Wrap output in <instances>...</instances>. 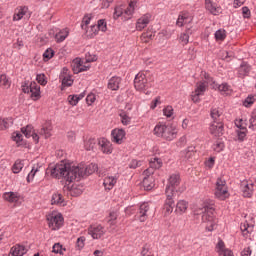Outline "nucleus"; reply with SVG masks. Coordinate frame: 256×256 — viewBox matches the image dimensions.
<instances>
[{"label": "nucleus", "mask_w": 256, "mask_h": 256, "mask_svg": "<svg viewBox=\"0 0 256 256\" xmlns=\"http://www.w3.org/2000/svg\"><path fill=\"white\" fill-rule=\"evenodd\" d=\"M40 171H41V166L34 165L32 167V170L30 171V173L27 176V182L31 183V181H33V179H35V176L37 175V173H40Z\"/></svg>", "instance_id": "ea45409f"}, {"label": "nucleus", "mask_w": 256, "mask_h": 256, "mask_svg": "<svg viewBox=\"0 0 256 256\" xmlns=\"http://www.w3.org/2000/svg\"><path fill=\"white\" fill-rule=\"evenodd\" d=\"M144 175H146V177H144L142 181V185L147 191H151V188L155 187V184H153V176H151L153 175V170L152 169L145 170Z\"/></svg>", "instance_id": "f3484780"}, {"label": "nucleus", "mask_w": 256, "mask_h": 256, "mask_svg": "<svg viewBox=\"0 0 256 256\" xmlns=\"http://www.w3.org/2000/svg\"><path fill=\"white\" fill-rule=\"evenodd\" d=\"M121 123L124 125H131V118L127 112H120Z\"/></svg>", "instance_id": "5fc2aeb1"}, {"label": "nucleus", "mask_w": 256, "mask_h": 256, "mask_svg": "<svg viewBox=\"0 0 256 256\" xmlns=\"http://www.w3.org/2000/svg\"><path fill=\"white\" fill-rule=\"evenodd\" d=\"M212 149H213V151H216V153H221V151H223V149H225V143L223 142L222 139H218L212 145Z\"/></svg>", "instance_id": "49530a36"}, {"label": "nucleus", "mask_w": 256, "mask_h": 256, "mask_svg": "<svg viewBox=\"0 0 256 256\" xmlns=\"http://www.w3.org/2000/svg\"><path fill=\"white\" fill-rule=\"evenodd\" d=\"M21 131L27 139H30V137H32L35 143H39V134L35 133V130H33V126H26L25 128H22Z\"/></svg>", "instance_id": "393cba45"}, {"label": "nucleus", "mask_w": 256, "mask_h": 256, "mask_svg": "<svg viewBox=\"0 0 256 256\" xmlns=\"http://www.w3.org/2000/svg\"><path fill=\"white\" fill-rule=\"evenodd\" d=\"M30 93L31 97H34V99H38L39 97H41V87L36 82H31Z\"/></svg>", "instance_id": "e433bc0d"}, {"label": "nucleus", "mask_w": 256, "mask_h": 256, "mask_svg": "<svg viewBox=\"0 0 256 256\" xmlns=\"http://www.w3.org/2000/svg\"><path fill=\"white\" fill-rule=\"evenodd\" d=\"M134 87L137 91H145L149 87L147 75L144 72H139L134 79Z\"/></svg>", "instance_id": "1a4fd4ad"}, {"label": "nucleus", "mask_w": 256, "mask_h": 256, "mask_svg": "<svg viewBox=\"0 0 256 256\" xmlns=\"http://www.w3.org/2000/svg\"><path fill=\"white\" fill-rule=\"evenodd\" d=\"M237 135L239 141H243V139L247 137V128H243V130H237Z\"/></svg>", "instance_id": "338daca9"}, {"label": "nucleus", "mask_w": 256, "mask_h": 256, "mask_svg": "<svg viewBox=\"0 0 256 256\" xmlns=\"http://www.w3.org/2000/svg\"><path fill=\"white\" fill-rule=\"evenodd\" d=\"M173 195L168 191L166 194V200L162 209V215L164 217H169L171 213H173V209L175 208V200H173Z\"/></svg>", "instance_id": "9b49d317"}, {"label": "nucleus", "mask_w": 256, "mask_h": 256, "mask_svg": "<svg viewBox=\"0 0 256 256\" xmlns=\"http://www.w3.org/2000/svg\"><path fill=\"white\" fill-rule=\"evenodd\" d=\"M36 81H38L39 85H47V77L45 76V74H38L36 76Z\"/></svg>", "instance_id": "680f3d73"}, {"label": "nucleus", "mask_w": 256, "mask_h": 256, "mask_svg": "<svg viewBox=\"0 0 256 256\" xmlns=\"http://www.w3.org/2000/svg\"><path fill=\"white\" fill-rule=\"evenodd\" d=\"M98 145L100 147V151H102V153H104L105 155H111V153H113V145L109 140L101 138L98 141Z\"/></svg>", "instance_id": "6ab92c4d"}, {"label": "nucleus", "mask_w": 256, "mask_h": 256, "mask_svg": "<svg viewBox=\"0 0 256 256\" xmlns=\"http://www.w3.org/2000/svg\"><path fill=\"white\" fill-rule=\"evenodd\" d=\"M164 117L167 119H173V115H175V111L173 110V106H166L162 110Z\"/></svg>", "instance_id": "3c124183"}, {"label": "nucleus", "mask_w": 256, "mask_h": 256, "mask_svg": "<svg viewBox=\"0 0 256 256\" xmlns=\"http://www.w3.org/2000/svg\"><path fill=\"white\" fill-rule=\"evenodd\" d=\"M153 135L164 141H173L177 139V128L173 124L159 122L153 129Z\"/></svg>", "instance_id": "20e7f679"}, {"label": "nucleus", "mask_w": 256, "mask_h": 256, "mask_svg": "<svg viewBox=\"0 0 256 256\" xmlns=\"http://www.w3.org/2000/svg\"><path fill=\"white\" fill-rule=\"evenodd\" d=\"M213 205V200H206L203 203L204 212L202 215V225L205 227L206 231H213V229H215V225H217Z\"/></svg>", "instance_id": "7ed1b4c3"}, {"label": "nucleus", "mask_w": 256, "mask_h": 256, "mask_svg": "<svg viewBox=\"0 0 256 256\" xmlns=\"http://www.w3.org/2000/svg\"><path fill=\"white\" fill-rule=\"evenodd\" d=\"M97 33H99V28L97 25H92L89 29L86 30V35L87 37H90V39H93Z\"/></svg>", "instance_id": "864d4df0"}, {"label": "nucleus", "mask_w": 256, "mask_h": 256, "mask_svg": "<svg viewBox=\"0 0 256 256\" xmlns=\"http://www.w3.org/2000/svg\"><path fill=\"white\" fill-rule=\"evenodd\" d=\"M66 37H69V28L59 30L55 35V41L56 43H63Z\"/></svg>", "instance_id": "f704fd0d"}, {"label": "nucleus", "mask_w": 256, "mask_h": 256, "mask_svg": "<svg viewBox=\"0 0 256 256\" xmlns=\"http://www.w3.org/2000/svg\"><path fill=\"white\" fill-rule=\"evenodd\" d=\"M0 87L2 89H9L11 87V80L5 74L0 75Z\"/></svg>", "instance_id": "c03bdc74"}, {"label": "nucleus", "mask_w": 256, "mask_h": 256, "mask_svg": "<svg viewBox=\"0 0 256 256\" xmlns=\"http://www.w3.org/2000/svg\"><path fill=\"white\" fill-rule=\"evenodd\" d=\"M179 183H181V178L179 174H172L168 180V185L166 187V195L167 192H169L170 195L174 196L175 191H177V187H179Z\"/></svg>", "instance_id": "9d476101"}, {"label": "nucleus", "mask_w": 256, "mask_h": 256, "mask_svg": "<svg viewBox=\"0 0 256 256\" xmlns=\"http://www.w3.org/2000/svg\"><path fill=\"white\" fill-rule=\"evenodd\" d=\"M205 7L212 15H219L221 8L217 7V4L213 3L212 0H205Z\"/></svg>", "instance_id": "7c9ffc66"}, {"label": "nucleus", "mask_w": 256, "mask_h": 256, "mask_svg": "<svg viewBox=\"0 0 256 256\" xmlns=\"http://www.w3.org/2000/svg\"><path fill=\"white\" fill-rule=\"evenodd\" d=\"M97 164L91 163L87 166L85 164H79L75 166L73 163L62 160L58 162L53 168L47 169L46 173H50L54 179H64L68 183L79 181L81 177L85 175H93L97 171Z\"/></svg>", "instance_id": "f257e3e1"}, {"label": "nucleus", "mask_w": 256, "mask_h": 256, "mask_svg": "<svg viewBox=\"0 0 256 256\" xmlns=\"http://www.w3.org/2000/svg\"><path fill=\"white\" fill-rule=\"evenodd\" d=\"M216 251L220 256H234L233 251L227 248V246H225V242H223L221 239H219L216 244Z\"/></svg>", "instance_id": "4be33fe9"}, {"label": "nucleus", "mask_w": 256, "mask_h": 256, "mask_svg": "<svg viewBox=\"0 0 256 256\" xmlns=\"http://www.w3.org/2000/svg\"><path fill=\"white\" fill-rule=\"evenodd\" d=\"M137 0H130L128 6H117L114 10V19H119L121 17L124 21H129L137 9Z\"/></svg>", "instance_id": "39448f33"}, {"label": "nucleus", "mask_w": 256, "mask_h": 256, "mask_svg": "<svg viewBox=\"0 0 256 256\" xmlns=\"http://www.w3.org/2000/svg\"><path fill=\"white\" fill-rule=\"evenodd\" d=\"M191 33V29L187 28L185 32L180 34L179 41L182 45H187L189 43V35H191Z\"/></svg>", "instance_id": "37998d69"}, {"label": "nucleus", "mask_w": 256, "mask_h": 256, "mask_svg": "<svg viewBox=\"0 0 256 256\" xmlns=\"http://www.w3.org/2000/svg\"><path fill=\"white\" fill-rule=\"evenodd\" d=\"M27 253V248L23 245H15L11 248L9 256H23Z\"/></svg>", "instance_id": "c756f323"}, {"label": "nucleus", "mask_w": 256, "mask_h": 256, "mask_svg": "<svg viewBox=\"0 0 256 256\" xmlns=\"http://www.w3.org/2000/svg\"><path fill=\"white\" fill-rule=\"evenodd\" d=\"M193 21V16L188 12H182L179 14L178 19L176 21V25L178 27H183V25H187Z\"/></svg>", "instance_id": "b1692460"}, {"label": "nucleus", "mask_w": 256, "mask_h": 256, "mask_svg": "<svg viewBox=\"0 0 256 256\" xmlns=\"http://www.w3.org/2000/svg\"><path fill=\"white\" fill-rule=\"evenodd\" d=\"M87 241V239L85 238V236L79 237L76 241V249L78 251L83 250V248L85 247V242Z\"/></svg>", "instance_id": "13d9d810"}, {"label": "nucleus", "mask_w": 256, "mask_h": 256, "mask_svg": "<svg viewBox=\"0 0 256 256\" xmlns=\"http://www.w3.org/2000/svg\"><path fill=\"white\" fill-rule=\"evenodd\" d=\"M3 199L8 201V203H17L21 196L16 192H6L3 194Z\"/></svg>", "instance_id": "72a5a7b5"}, {"label": "nucleus", "mask_w": 256, "mask_h": 256, "mask_svg": "<svg viewBox=\"0 0 256 256\" xmlns=\"http://www.w3.org/2000/svg\"><path fill=\"white\" fill-rule=\"evenodd\" d=\"M250 71H251V66H249V64L247 63H242L238 70L239 77H246V75H249Z\"/></svg>", "instance_id": "a19ab883"}, {"label": "nucleus", "mask_w": 256, "mask_h": 256, "mask_svg": "<svg viewBox=\"0 0 256 256\" xmlns=\"http://www.w3.org/2000/svg\"><path fill=\"white\" fill-rule=\"evenodd\" d=\"M117 217H119V213L117 211H111L107 218V223H109V225H116Z\"/></svg>", "instance_id": "8fccbe9b"}, {"label": "nucleus", "mask_w": 256, "mask_h": 256, "mask_svg": "<svg viewBox=\"0 0 256 256\" xmlns=\"http://www.w3.org/2000/svg\"><path fill=\"white\" fill-rule=\"evenodd\" d=\"M213 85H215L214 89H218L221 93H224V95H231V86H229L227 83L217 85L214 81Z\"/></svg>", "instance_id": "58836bf2"}, {"label": "nucleus", "mask_w": 256, "mask_h": 256, "mask_svg": "<svg viewBox=\"0 0 256 256\" xmlns=\"http://www.w3.org/2000/svg\"><path fill=\"white\" fill-rule=\"evenodd\" d=\"M67 249L63 248L61 243H55L52 247V253H59V255H64Z\"/></svg>", "instance_id": "603ef678"}, {"label": "nucleus", "mask_w": 256, "mask_h": 256, "mask_svg": "<svg viewBox=\"0 0 256 256\" xmlns=\"http://www.w3.org/2000/svg\"><path fill=\"white\" fill-rule=\"evenodd\" d=\"M96 27H98V31L105 33V31H107V22H105V20H98Z\"/></svg>", "instance_id": "052dcab7"}, {"label": "nucleus", "mask_w": 256, "mask_h": 256, "mask_svg": "<svg viewBox=\"0 0 256 256\" xmlns=\"http://www.w3.org/2000/svg\"><path fill=\"white\" fill-rule=\"evenodd\" d=\"M23 17H31L29 8L26 6H19L14 10L13 21H21Z\"/></svg>", "instance_id": "4468645a"}, {"label": "nucleus", "mask_w": 256, "mask_h": 256, "mask_svg": "<svg viewBox=\"0 0 256 256\" xmlns=\"http://www.w3.org/2000/svg\"><path fill=\"white\" fill-rule=\"evenodd\" d=\"M187 209H189V203L185 200H180L176 204L175 212L183 215V213H187Z\"/></svg>", "instance_id": "c9c22d12"}, {"label": "nucleus", "mask_w": 256, "mask_h": 256, "mask_svg": "<svg viewBox=\"0 0 256 256\" xmlns=\"http://www.w3.org/2000/svg\"><path fill=\"white\" fill-rule=\"evenodd\" d=\"M214 37L216 41H225V39L227 38V31L219 29L215 32Z\"/></svg>", "instance_id": "09e8293b"}, {"label": "nucleus", "mask_w": 256, "mask_h": 256, "mask_svg": "<svg viewBox=\"0 0 256 256\" xmlns=\"http://www.w3.org/2000/svg\"><path fill=\"white\" fill-rule=\"evenodd\" d=\"M96 99H97V97L95 96L94 93L88 94L86 97L87 105H93V103H95Z\"/></svg>", "instance_id": "69168bd1"}, {"label": "nucleus", "mask_w": 256, "mask_h": 256, "mask_svg": "<svg viewBox=\"0 0 256 256\" xmlns=\"http://www.w3.org/2000/svg\"><path fill=\"white\" fill-rule=\"evenodd\" d=\"M105 233H107V230L101 224H94L88 228V234L92 239H101Z\"/></svg>", "instance_id": "f8f14e48"}, {"label": "nucleus", "mask_w": 256, "mask_h": 256, "mask_svg": "<svg viewBox=\"0 0 256 256\" xmlns=\"http://www.w3.org/2000/svg\"><path fill=\"white\" fill-rule=\"evenodd\" d=\"M12 139L17 143V145H21V141H23V134H21V132H14L12 134Z\"/></svg>", "instance_id": "bf43d9fd"}, {"label": "nucleus", "mask_w": 256, "mask_h": 256, "mask_svg": "<svg viewBox=\"0 0 256 256\" xmlns=\"http://www.w3.org/2000/svg\"><path fill=\"white\" fill-rule=\"evenodd\" d=\"M254 187L253 182L243 181L241 184L243 195L245 197H251V195H253Z\"/></svg>", "instance_id": "a878e982"}, {"label": "nucleus", "mask_w": 256, "mask_h": 256, "mask_svg": "<svg viewBox=\"0 0 256 256\" xmlns=\"http://www.w3.org/2000/svg\"><path fill=\"white\" fill-rule=\"evenodd\" d=\"M120 85H121V77L113 76L108 81V89H110L111 91L119 90Z\"/></svg>", "instance_id": "473e14b6"}, {"label": "nucleus", "mask_w": 256, "mask_h": 256, "mask_svg": "<svg viewBox=\"0 0 256 256\" xmlns=\"http://www.w3.org/2000/svg\"><path fill=\"white\" fill-rule=\"evenodd\" d=\"M253 227H255V219L253 216H246V220L241 224L240 229L244 237H249L250 233H253Z\"/></svg>", "instance_id": "6e6552de"}, {"label": "nucleus", "mask_w": 256, "mask_h": 256, "mask_svg": "<svg viewBox=\"0 0 256 256\" xmlns=\"http://www.w3.org/2000/svg\"><path fill=\"white\" fill-rule=\"evenodd\" d=\"M68 103H69V105H72V107H75V105H77V103H79V98H77V95H69Z\"/></svg>", "instance_id": "0e129e2a"}, {"label": "nucleus", "mask_w": 256, "mask_h": 256, "mask_svg": "<svg viewBox=\"0 0 256 256\" xmlns=\"http://www.w3.org/2000/svg\"><path fill=\"white\" fill-rule=\"evenodd\" d=\"M215 197L221 201H225L229 197V188L223 178H218L216 181Z\"/></svg>", "instance_id": "0eeeda50"}, {"label": "nucleus", "mask_w": 256, "mask_h": 256, "mask_svg": "<svg viewBox=\"0 0 256 256\" xmlns=\"http://www.w3.org/2000/svg\"><path fill=\"white\" fill-rule=\"evenodd\" d=\"M55 55V51H53V49L48 48L45 50V52L43 53V61H49L51 59H53Z\"/></svg>", "instance_id": "6e6d98bb"}, {"label": "nucleus", "mask_w": 256, "mask_h": 256, "mask_svg": "<svg viewBox=\"0 0 256 256\" xmlns=\"http://www.w3.org/2000/svg\"><path fill=\"white\" fill-rule=\"evenodd\" d=\"M112 139L114 143H118V145H121L123 143V139H125V130L114 129L112 131Z\"/></svg>", "instance_id": "bb28decb"}, {"label": "nucleus", "mask_w": 256, "mask_h": 256, "mask_svg": "<svg viewBox=\"0 0 256 256\" xmlns=\"http://www.w3.org/2000/svg\"><path fill=\"white\" fill-rule=\"evenodd\" d=\"M23 167H25V160H16L12 165L11 171L14 174L21 173L23 171Z\"/></svg>", "instance_id": "4c0bfd02"}, {"label": "nucleus", "mask_w": 256, "mask_h": 256, "mask_svg": "<svg viewBox=\"0 0 256 256\" xmlns=\"http://www.w3.org/2000/svg\"><path fill=\"white\" fill-rule=\"evenodd\" d=\"M151 23V14H144L136 21V30L137 31H143L147 25Z\"/></svg>", "instance_id": "a211bd4d"}, {"label": "nucleus", "mask_w": 256, "mask_h": 256, "mask_svg": "<svg viewBox=\"0 0 256 256\" xmlns=\"http://www.w3.org/2000/svg\"><path fill=\"white\" fill-rule=\"evenodd\" d=\"M195 153H197V150L194 146H189L187 149L181 152V157L184 159V161H191L195 157Z\"/></svg>", "instance_id": "cd10ccee"}, {"label": "nucleus", "mask_w": 256, "mask_h": 256, "mask_svg": "<svg viewBox=\"0 0 256 256\" xmlns=\"http://www.w3.org/2000/svg\"><path fill=\"white\" fill-rule=\"evenodd\" d=\"M97 145V140L95 138H88L84 141V147L86 151H93Z\"/></svg>", "instance_id": "79ce46f5"}, {"label": "nucleus", "mask_w": 256, "mask_h": 256, "mask_svg": "<svg viewBox=\"0 0 256 256\" xmlns=\"http://www.w3.org/2000/svg\"><path fill=\"white\" fill-rule=\"evenodd\" d=\"M66 183H68L67 189L68 191H70V195L72 197H79V195L83 193V185L77 184V183L72 184L73 182H67V181Z\"/></svg>", "instance_id": "412c9836"}, {"label": "nucleus", "mask_w": 256, "mask_h": 256, "mask_svg": "<svg viewBox=\"0 0 256 256\" xmlns=\"http://www.w3.org/2000/svg\"><path fill=\"white\" fill-rule=\"evenodd\" d=\"M119 180V174L114 175H106L104 177L103 185L107 191H111L115 185H117V181Z\"/></svg>", "instance_id": "2eb2a0df"}, {"label": "nucleus", "mask_w": 256, "mask_h": 256, "mask_svg": "<svg viewBox=\"0 0 256 256\" xmlns=\"http://www.w3.org/2000/svg\"><path fill=\"white\" fill-rule=\"evenodd\" d=\"M52 130H53V127L51 126V123L47 122L42 126V128L40 129V131L38 133L44 139H49V137H51Z\"/></svg>", "instance_id": "2f4dec72"}, {"label": "nucleus", "mask_w": 256, "mask_h": 256, "mask_svg": "<svg viewBox=\"0 0 256 256\" xmlns=\"http://www.w3.org/2000/svg\"><path fill=\"white\" fill-rule=\"evenodd\" d=\"M60 80L62 81V85L64 87H71V85H73V78L71 74H69V69H62V72L60 74Z\"/></svg>", "instance_id": "5701e85b"}, {"label": "nucleus", "mask_w": 256, "mask_h": 256, "mask_svg": "<svg viewBox=\"0 0 256 256\" xmlns=\"http://www.w3.org/2000/svg\"><path fill=\"white\" fill-rule=\"evenodd\" d=\"M91 19H93V14H87L86 16H84L81 24L82 29L87 31V25L91 23Z\"/></svg>", "instance_id": "4d7b16f0"}, {"label": "nucleus", "mask_w": 256, "mask_h": 256, "mask_svg": "<svg viewBox=\"0 0 256 256\" xmlns=\"http://www.w3.org/2000/svg\"><path fill=\"white\" fill-rule=\"evenodd\" d=\"M253 127H256V108L253 110L252 117L250 118L249 128L252 129Z\"/></svg>", "instance_id": "774afa93"}, {"label": "nucleus", "mask_w": 256, "mask_h": 256, "mask_svg": "<svg viewBox=\"0 0 256 256\" xmlns=\"http://www.w3.org/2000/svg\"><path fill=\"white\" fill-rule=\"evenodd\" d=\"M163 166V162L159 158H151L150 160V169L153 171V169H161Z\"/></svg>", "instance_id": "de8ad7c7"}, {"label": "nucleus", "mask_w": 256, "mask_h": 256, "mask_svg": "<svg viewBox=\"0 0 256 256\" xmlns=\"http://www.w3.org/2000/svg\"><path fill=\"white\" fill-rule=\"evenodd\" d=\"M209 129L211 135H214V137H221V135H223V122L213 121Z\"/></svg>", "instance_id": "aec40b11"}, {"label": "nucleus", "mask_w": 256, "mask_h": 256, "mask_svg": "<svg viewBox=\"0 0 256 256\" xmlns=\"http://www.w3.org/2000/svg\"><path fill=\"white\" fill-rule=\"evenodd\" d=\"M219 59H222L223 61H231L233 59V52H228L227 50H221L218 54Z\"/></svg>", "instance_id": "a18cd8bd"}, {"label": "nucleus", "mask_w": 256, "mask_h": 256, "mask_svg": "<svg viewBox=\"0 0 256 256\" xmlns=\"http://www.w3.org/2000/svg\"><path fill=\"white\" fill-rule=\"evenodd\" d=\"M48 227L52 231H57L63 227V215L57 211H53L47 215Z\"/></svg>", "instance_id": "423d86ee"}, {"label": "nucleus", "mask_w": 256, "mask_h": 256, "mask_svg": "<svg viewBox=\"0 0 256 256\" xmlns=\"http://www.w3.org/2000/svg\"><path fill=\"white\" fill-rule=\"evenodd\" d=\"M211 117H212V119H214V121H220L218 119H219V117H221V111L217 108H213L211 110Z\"/></svg>", "instance_id": "e2e57ef3"}, {"label": "nucleus", "mask_w": 256, "mask_h": 256, "mask_svg": "<svg viewBox=\"0 0 256 256\" xmlns=\"http://www.w3.org/2000/svg\"><path fill=\"white\" fill-rule=\"evenodd\" d=\"M51 205H59L60 207H65L67 203L65 202V198L61 193H54L51 197Z\"/></svg>", "instance_id": "c85d7f7f"}, {"label": "nucleus", "mask_w": 256, "mask_h": 256, "mask_svg": "<svg viewBox=\"0 0 256 256\" xmlns=\"http://www.w3.org/2000/svg\"><path fill=\"white\" fill-rule=\"evenodd\" d=\"M201 79L202 81L196 83L195 89L191 94V100L193 103H199V101H201L200 97L205 95V91H207V87H209V85L212 89H215V80H213L207 72H201Z\"/></svg>", "instance_id": "f03ea898"}, {"label": "nucleus", "mask_w": 256, "mask_h": 256, "mask_svg": "<svg viewBox=\"0 0 256 256\" xmlns=\"http://www.w3.org/2000/svg\"><path fill=\"white\" fill-rule=\"evenodd\" d=\"M71 67L72 71L77 74L82 73V71H87L90 66L85 64V62H83L81 58H75L71 63Z\"/></svg>", "instance_id": "dca6fc26"}, {"label": "nucleus", "mask_w": 256, "mask_h": 256, "mask_svg": "<svg viewBox=\"0 0 256 256\" xmlns=\"http://www.w3.org/2000/svg\"><path fill=\"white\" fill-rule=\"evenodd\" d=\"M149 213H151V205L147 202L142 203L137 214L138 221H140V223H145V221L149 219Z\"/></svg>", "instance_id": "ddd939ff"}]
</instances>
